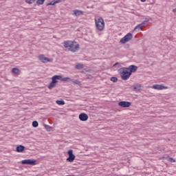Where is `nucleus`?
Listing matches in <instances>:
<instances>
[{"instance_id":"nucleus-30","label":"nucleus","mask_w":176,"mask_h":176,"mask_svg":"<svg viewBox=\"0 0 176 176\" xmlns=\"http://www.w3.org/2000/svg\"><path fill=\"white\" fill-rule=\"evenodd\" d=\"M168 159V158H167V157H161L160 158V160H167Z\"/></svg>"},{"instance_id":"nucleus-8","label":"nucleus","mask_w":176,"mask_h":176,"mask_svg":"<svg viewBox=\"0 0 176 176\" xmlns=\"http://www.w3.org/2000/svg\"><path fill=\"white\" fill-rule=\"evenodd\" d=\"M69 157L67 159V162H70L71 163H72V162H74V160H75V155H74V151L72 150H69L67 152Z\"/></svg>"},{"instance_id":"nucleus-27","label":"nucleus","mask_w":176,"mask_h":176,"mask_svg":"<svg viewBox=\"0 0 176 176\" xmlns=\"http://www.w3.org/2000/svg\"><path fill=\"white\" fill-rule=\"evenodd\" d=\"M32 126H33V127H38V122L36 121H34L32 122Z\"/></svg>"},{"instance_id":"nucleus-20","label":"nucleus","mask_w":176,"mask_h":176,"mask_svg":"<svg viewBox=\"0 0 176 176\" xmlns=\"http://www.w3.org/2000/svg\"><path fill=\"white\" fill-rule=\"evenodd\" d=\"M53 79H54L55 80H63V76H54L52 77Z\"/></svg>"},{"instance_id":"nucleus-19","label":"nucleus","mask_w":176,"mask_h":176,"mask_svg":"<svg viewBox=\"0 0 176 176\" xmlns=\"http://www.w3.org/2000/svg\"><path fill=\"white\" fill-rule=\"evenodd\" d=\"M74 43H76L75 41H66L63 43V45H74Z\"/></svg>"},{"instance_id":"nucleus-33","label":"nucleus","mask_w":176,"mask_h":176,"mask_svg":"<svg viewBox=\"0 0 176 176\" xmlns=\"http://www.w3.org/2000/svg\"><path fill=\"white\" fill-rule=\"evenodd\" d=\"M118 63H116L115 64V65H118Z\"/></svg>"},{"instance_id":"nucleus-21","label":"nucleus","mask_w":176,"mask_h":176,"mask_svg":"<svg viewBox=\"0 0 176 176\" xmlns=\"http://www.w3.org/2000/svg\"><path fill=\"white\" fill-rule=\"evenodd\" d=\"M76 69H83V64L78 63L76 65Z\"/></svg>"},{"instance_id":"nucleus-9","label":"nucleus","mask_w":176,"mask_h":176,"mask_svg":"<svg viewBox=\"0 0 176 176\" xmlns=\"http://www.w3.org/2000/svg\"><path fill=\"white\" fill-rule=\"evenodd\" d=\"M152 89H154V90H164L168 89V87H166L163 85H153Z\"/></svg>"},{"instance_id":"nucleus-31","label":"nucleus","mask_w":176,"mask_h":176,"mask_svg":"<svg viewBox=\"0 0 176 176\" xmlns=\"http://www.w3.org/2000/svg\"><path fill=\"white\" fill-rule=\"evenodd\" d=\"M173 12L174 13H176V8H174V9L173 10Z\"/></svg>"},{"instance_id":"nucleus-2","label":"nucleus","mask_w":176,"mask_h":176,"mask_svg":"<svg viewBox=\"0 0 176 176\" xmlns=\"http://www.w3.org/2000/svg\"><path fill=\"white\" fill-rule=\"evenodd\" d=\"M96 27L98 31H102L104 30V27L105 23H104V19L102 17L99 16L95 19Z\"/></svg>"},{"instance_id":"nucleus-3","label":"nucleus","mask_w":176,"mask_h":176,"mask_svg":"<svg viewBox=\"0 0 176 176\" xmlns=\"http://www.w3.org/2000/svg\"><path fill=\"white\" fill-rule=\"evenodd\" d=\"M133 39V34L128 33L123 38H122L120 41V43L122 45H124V43H127V42H130Z\"/></svg>"},{"instance_id":"nucleus-26","label":"nucleus","mask_w":176,"mask_h":176,"mask_svg":"<svg viewBox=\"0 0 176 176\" xmlns=\"http://www.w3.org/2000/svg\"><path fill=\"white\" fill-rule=\"evenodd\" d=\"M168 162H170V163H175V160L173 157H169L167 159Z\"/></svg>"},{"instance_id":"nucleus-24","label":"nucleus","mask_w":176,"mask_h":176,"mask_svg":"<svg viewBox=\"0 0 176 176\" xmlns=\"http://www.w3.org/2000/svg\"><path fill=\"white\" fill-rule=\"evenodd\" d=\"M71 81L74 83L75 85H80V81L78 80H71Z\"/></svg>"},{"instance_id":"nucleus-5","label":"nucleus","mask_w":176,"mask_h":176,"mask_svg":"<svg viewBox=\"0 0 176 176\" xmlns=\"http://www.w3.org/2000/svg\"><path fill=\"white\" fill-rule=\"evenodd\" d=\"M22 164H30V166H36V160H23L21 161Z\"/></svg>"},{"instance_id":"nucleus-28","label":"nucleus","mask_w":176,"mask_h":176,"mask_svg":"<svg viewBox=\"0 0 176 176\" xmlns=\"http://www.w3.org/2000/svg\"><path fill=\"white\" fill-rule=\"evenodd\" d=\"M67 80H69V78H68V77L63 78L62 77V82H67Z\"/></svg>"},{"instance_id":"nucleus-29","label":"nucleus","mask_w":176,"mask_h":176,"mask_svg":"<svg viewBox=\"0 0 176 176\" xmlns=\"http://www.w3.org/2000/svg\"><path fill=\"white\" fill-rule=\"evenodd\" d=\"M111 82H116L117 80H118V78H116V77H111Z\"/></svg>"},{"instance_id":"nucleus-18","label":"nucleus","mask_w":176,"mask_h":176,"mask_svg":"<svg viewBox=\"0 0 176 176\" xmlns=\"http://www.w3.org/2000/svg\"><path fill=\"white\" fill-rule=\"evenodd\" d=\"M133 89L136 91H140V90H141V85L140 84H136L135 85L133 86Z\"/></svg>"},{"instance_id":"nucleus-6","label":"nucleus","mask_w":176,"mask_h":176,"mask_svg":"<svg viewBox=\"0 0 176 176\" xmlns=\"http://www.w3.org/2000/svg\"><path fill=\"white\" fill-rule=\"evenodd\" d=\"M39 61L43 63L44 64L46 63H50L52 60L49 58H46L43 54H41L38 56Z\"/></svg>"},{"instance_id":"nucleus-15","label":"nucleus","mask_w":176,"mask_h":176,"mask_svg":"<svg viewBox=\"0 0 176 176\" xmlns=\"http://www.w3.org/2000/svg\"><path fill=\"white\" fill-rule=\"evenodd\" d=\"M24 149H25V147L23 145H19L18 146H16V151L18 152V153H21L24 151Z\"/></svg>"},{"instance_id":"nucleus-17","label":"nucleus","mask_w":176,"mask_h":176,"mask_svg":"<svg viewBox=\"0 0 176 176\" xmlns=\"http://www.w3.org/2000/svg\"><path fill=\"white\" fill-rule=\"evenodd\" d=\"M12 74H15V75H20V69L16 67L12 69Z\"/></svg>"},{"instance_id":"nucleus-1","label":"nucleus","mask_w":176,"mask_h":176,"mask_svg":"<svg viewBox=\"0 0 176 176\" xmlns=\"http://www.w3.org/2000/svg\"><path fill=\"white\" fill-rule=\"evenodd\" d=\"M119 74L122 80H127L131 76V73H130V69L128 67H121L119 69Z\"/></svg>"},{"instance_id":"nucleus-23","label":"nucleus","mask_w":176,"mask_h":176,"mask_svg":"<svg viewBox=\"0 0 176 176\" xmlns=\"http://www.w3.org/2000/svg\"><path fill=\"white\" fill-rule=\"evenodd\" d=\"M56 104H58V105H65V102H64V100H56Z\"/></svg>"},{"instance_id":"nucleus-16","label":"nucleus","mask_w":176,"mask_h":176,"mask_svg":"<svg viewBox=\"0 0 176 176\" xmlns=\"http://www.w3.org/2000/svg\"><path fill=\"white\" fill-rule=\"evenodd\" d=\"M61 2V0H53L52 1L47 3V6H53L56 5V3H60Z\"/></svg>"},{"instance_id":"nucleus-13","label":"nucleus","mask_w":176,"mask_h":176,"mask_svg":"<svg viewBox=\"0 0 176 176\" xmlns=\"http://www.w3.org/2000/svg\"><path fill=\"white\" fill-rule=\"evenodd\" d=\"M128 69H129V72L131 75V74H133V72H135V71H137L138 69V67L135 65H130L128 67Z\"/></svg>"},{"instance_id":"nucleus-4","label":"nucleus","mask_w":176,"mask_h":176,"mask_svg":"<svg viewBox=\"0 0 176 176\" xmlns=\"http://www.w3.org/2000/svg\"><path fill=\"white\" fill-rule=\"evenodd\" d=\"M64 47L67 52H75L79 50V45H65Z\"/></svg>"},{"instance_id":"nucleus-10","label":"nucleus","mask_w":176,"mask_h":176,"mask_svg":"<svg viewBox=\"0 0 176 176\" xmlns=\"http://www.w3.org/2000/svg\"><path fill=\"white\" fill-rule=\"evenodd\" d=\"M78 118L81 122H86L89 119V116L85 113H82L79 115Z\"/></svg>"},{"instance_id":"nucleus-22","label":"nucleus","mask_w":176,"mask_h":176,"mask_svg":"<svg viewBox=\"0 0 176 176\" xmlns=\"http://www.w3.org/2000/svg\"><path fill=\"white\" fill-rule=\"evenodd\" d=\"M26 3H28L29 5H32V3H35L36 0H25Z\"/></svg>"},{"instance_id":"nucleus-25","label":"nucleus","mask_w":176,"mask_h":176,"mask_svg":"<svg viewBox=\"0 0 176 176\" xmlns=\"http://www.w3.org/2000/svg\"><path fill=\"white\" fill-rule=\"evenodd\" d=\"M45 0H37L36 1V3L38 5H43V3H45Z\"/></svg>"},{"instance_id":"nucleus-14","label":"nucleus","mask_w":176,"mask_h":176,"mask_svg":"<svg viewBox=\"0 0 176 176\" xmlns=\"http://www.w3.org/2000/svg\"><path fill=\"white\" fill-rule=\"evenodd\" d=\"M52 82L50 83L49 86H48V89H53V87H56V84L57 83V80H55L54 79H53V78H52Z\"/></svg>"},{"instance_id":"nucleus-7","label":"nucleus","mask_w":176,"mask_h":176,"mask_svg":"<svg viewBox=\"0 0 176 176\" xmlns=\"http://www.w3.org/2000/svg\"><path fill=\"white\" fill-rule=\"evenodd\" d=\"M119 107L121 108H129V107H131V102L127 101H121L118 102Z\"/></svg>"},{"instance_id":"nucleus-11","label":"nucleus","mask_w":176,"mask_h":176,"mask_svg":"<svg viewBox=\"0 0 176 176\" xmlns=\"http://www.w3.org/2000/svg\"><path fill=\"white\" fill-rule=\"evenodd\" d=\"M84 12L80 10H73V16H83L84 14Z\"/></svg>"},{"instance_id":"nucleus-12","label":"nucleus","mask_w":176,"mask_h":176,"mask_svg":"<svg viewBox=\"0 0 176 176\" xmlns=\"http://www.w3.org/2000/svg\"><path fill=\"white\" fill-rule=\"evenodd\" d=\"M145 24H146V22H143L139 25H138L135 29L134 31H140V30H142V28H144V27H145Z\"/></svg>"},{"instance_id":"nucleus-32","label":"nucleus","mask_w":176,"mask_h":176,"mask_svg":"<svg viewBox=\"0 0 176 176\" xmlns=\"http://www.w3.org/2000/svg\"><path fill=\"white\" fill-rule=\"evenodd\" d=\"M141 1V2H146V0H140Z\"/></svg>"}]
</instances>
